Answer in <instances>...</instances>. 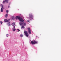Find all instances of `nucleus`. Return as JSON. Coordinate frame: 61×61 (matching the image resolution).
Instances as JSON below:
<instances>
[{"instance_id":"2","label":"nucleus","mask_w":61,"mask_h":61,"mask_svg":"<svg viewBox=\"0 0 61 61\" xmlns=\"http://www.w3.org/2000/svg\"><path fill=\"white\" fill-rule=\"evenodd\" d=\"M31 43L32 44H38V43L36 41H31Z\"/></svg>"},{"instance_id":"17","label":"nucleus","mask_w":61,"mask_h":61,"mask_svg":"<svg viewBox=\"0 0 61 61\" xmlns=\"http://www.w3.org/2000/svg\"><path fill=\"white\" fill-rule=\"evenodd\" d=\"M5 2H6V3H8V0H5Z\"/></svg>"},{"instance_id":"24","label":"nucleus","mask_w":61,"mask_h":61,"mask_svg":"<svg viewBox=\"0 0 61 61\" xmlns=\"http://www.w3.org/2000/svg\"><path fill=\"white\" fill-rule=\"evenodd\" d=\"M13 29H15V26H14V28H13Z\"/></svg>"},{"instance_id":"13","label":"nucleus","mask_w":61,"mask_h":61,"mask_svg":"<svg viewBox=\"0 0 61 61\" xmlns=\"http://www.w3.org/2000/svg\"><path fill=\"white\" fill-rule=\"evenodd\" d=\"M12 25L13 26H14V25H15V23H14L12 24Z\"/></svg>"},{"instance_id":"6","label":"nucleus","mask_w":61,"mask_h":61,"mask_svg":"<svg viewBox=\"0 0 61 61\" xmlns=\"http://www.w3.org/2000/svg\"><path fill=\"white\" fill-rule=\"evenodd\" d=\"M10 21V20L9 19L8 20H7L6 19H5L4 20V21L5 22H8V21Z\"/></svg>"},{"instance_id":"11","label":"nucleus","mask_w":61,"mask_h":61,"mask_svg":"<svg viewBox=\"0 0 61 61\" xmlns=\"http://www.w3.org/2000/svg\"><path fill=\"white\" fill-rule=\"evenodd\" d=\"M8 25L9 26H10V25H10V22H9V23H8Z\"/></svg>"},{"instance_id":"21","label":"nucleus","mask_w":61,"mask_h":61,"mask_svg":"<svg viewBox=\"0 0 61 61\" xmlns=\"http://www.w3.org/2000/svg\"><path fill=\"white\" fill-rule=\"evenodd\" d=\"M0 23H1V24H3V22H2V21H0Z\"/></svg>"},{"instance_id":"1","label":"nucleus","mask_w":61,"mask_h":61,"mask_svg":"<svg viewBox=\"0 0 61 61\" xmlns=\"http://www.w3.org/2000/svg\"><path fill=\"white\" fill-rule=\"evenodd\" d=\"M29 19L30 20L33 19V15L31 14H29Z\"/></svg>"},{"instance_id":"25","label":"nucleus","mask_w":61,"mask_h":61,"mask_svg":"<svg viewBox=\"0 0 61 61\" xmlns=\"http://www.w3.org/2000/svg\"><path fill=\"white\" fill-rule=\"evenodd\" d=\"M7 35V36H6L7 37H8V34H7V35Z\"/></svg>"},{"instance_id":"16","label":"nucleus","mask_w":61,"mask_h":61,"mask_svg":"<svg viewBox=\"0 0 61 61\" xmlns=\"http://www.w3.org/2000/svg\"><path fill=\"white\" fill-rule=\"evenodd\" d=\"M22 28H25L24 26H22L21 27V29H22Z\"/></svg>"},{"instance_id":"9","label":"nucleus","mask_w":61,"mask_h":61,"mask_svg":"<svg viewBox=\"0 0 61 61\" xmlns=\"http://www.w3.org/2000/svg\"><path fill=\"white\" fill-rule=\"evenodd\" d=\"M23 36V35L22 34H20V37H22Z\"/></svg>"},{"instance_id":"22","label":"nucleus","mask_w":61,"mask_h":61,"mask_svg":"<svg viewBox=\"0 0 61 61\" xmlns=\"http://www.w3.org/2000/svg\"><path fill=\"white\" fill-rule=\"evenodd\" d=\"M8 10H6V13H8Z\"/></svg>"},{"instance_id":"18","label":"nucleus","mask_w":61,"mask_h":61,"mask_svg":"<svg viewBox=\"0 0 61 61\" xmlns=\"http://www.w3.org/2000/svg\"><path fill=\"white\" fill-rule=\"evenodd\" d=\"M5 0L3 1V4H5Z\"/></svg>"},{"instance_id":"8","label":"nucleus","mask_w":61,"mask_h":61,"mask_svg":"<svg viewBox=\"0 0 61 61\" xmlns=\"http://www.w3.org/2000/svg\"><path fill=\"white\" fill-rule=\"evenodd\" d=\"M0 11L1 12H3V8H1Z\"/></svg>"},{"instance_id":"7","label":"nucleus","mask_w":61,"mask_h":61,"mask_svg":"<svg viewBox=\"0 0 61 61\" xmlns=\"http://www.w3.org/2000/svg\"><path fill=\"white\" fill-rule=\"evenodd\" d=\"M20 22H23L24 21L23 19L22 18H21L19 20Z\"/></svg>"},{"instance_id":"20","label":"nucleus","mask_w":61,"mask_h":61,"mask_svg":"<svg viewBox=\"0 0 61 61\" xmlns=\"http://www.w3.org/2000/svg\"><path fill=\"white\" fill-rule=\"evenodd\" d=\"M13 30L14 31H15L16 30L15 29L13 28Z\"/></svg>"},{"instance_id":"15","label":"nucleus","mask_w":61,"mask_h":61,"mask_svg":"<svg viewBox=\"0 0 61 61\" xmlns=\"http://www.w3.org/2000/svg\"><path fill=\"white\" fill-rule=\"evenodd\" d=\"M21 19V17L20 16H18V19L19 20H20Z\"/></svg>"},{"instance_id":"10","label":"nucleus","mask_w":61,"mask_h":61,"mask_svg":"<svg viewBox=\"0 0 61 61\" xmlns=\"http://www.w3.org/2000/svg\"><path fill=\"white\" fill-rule=\"evenodd\" d=\"M2 7V8H3V9H5V8H4L3 7V5H2V4H1V5H0Z\"/></svg>"},{"instance_id":"28","label":"nucleus","mask_w":61,"mask_h":61,"mask_svg":"<svg viewBox=\"0 0 61 61\" xmlns=\"http://www.w3.org/2000/svg\"><path fill=\"white\" fill-rule=\"evenodd\" d=\"M37 37V36H36V37Z\"/></svg>"},{"instance_id":"12","label":"nucleus","mask_w":61,"mask_h":61,"mask_svg":"<svg viewBox=\"0 0 61 61\" xmlns=\"http://www.w3.org/2000/svg\"><path fill=\"white\" fill-rule=\"evenodd\" d=\"M8 14H6L5 15V17H7V16H8Z\"/></svg>"},{"instance_id":"5","label":"nucleus","mask_w":61,"mask_h":61,"mask_svg":"<svg viewBox=\"0 0 61 61\" xmlns=\"http://www.w3.org/2000/svg\"><path fill=\"white\" fill-rule=\"evenodd\" d=\"M27 29H28V31L29 34H31V30L30 29V27H29Z\"/></svg>"},{"instance_id":"27","label":"nucleus","mask_w":61,"mask_h":61,"mask_svg":"<svg viewBox=\"0 0 61 61\" xmlns=\"http://www.w3.org/2000/svg\"><path fill=\"white\" fill-rule=\"evenodd\" d=\"M8 8H9V7H10L9 6H8Z\"/></svg>"},{"instance_id":"14","label":"nucleus","mask_w":61,"mask_h":61,"mask_svg":"<svg viewBox=\"0 0 61 61\" xmlns=\"http://www.w3.org/2000/svg\"><path fill=\"white\" fill-rule=\"evenodd\" d=\"M15 18H16V20H17V19H18V16H16V17Z\"/></svg>"},{"instance_id":"3","label":"nucleus","mask_w":61,"mask_h":61,"mask_svg":"<svg viewBox=\"0 0 61 61\" xmlns=\"http://www.w3.org/2000/svg\"><path fill=\"white\" fill-rule=\"evenodd\" d=\"M20 24L21 25H26V23L24 22H20Z\"/></svg>"},{"instance_id":"26","label":"nucleus","mask_w":61,"mask_h":61,"mask_svg":"<svg viewBox=\"0 0 61 61\" xmlns=\"http://www.w3.org/2000/svg\"><path fill=\"white\" fill-rule=\"evenodd\" d=\"M27 22H29L30 21H29V20H27Z\"/></svg>"},{"instance_id":"4","label":"nucleus","mask_w":61,"mask_h":61,"mask_svg":"<svg viewBox=\"0 0 61 61\" xmlns=\"http://www.w3.org/2000/svg\"><path fill=\"white\" fill-rule=\"evenodd\" d=\"M24 33L25 34V36L27 37H28V32H27L26 31H24Z\"/></svg>"},{"instance_id":"19","label":"nucleus","mask_w":61,"mask_h":61,"mask_svg":"<svg viewBox=\"0 0 61 61\" xmlns=\"http://www.w3.org/2000/svg\"><path fill=\"white\" fill-rule=\"evenodd\" d=\"M12 19H15V17H12Z\"/></svg>"},{"instance_id":"23","label":"nucleus","mask_w":61,"mask_h":61,"mask_svg":"<svg viewBox=\"0 0 61 61\" xmlns=\"http://www.w3.org/2000/svg\"><path fill=\"white\" fill-rule=\"evenodd\" d=\"M17 30H18V32H19L20 31V30L18 29H17Z\"/></svg>"}]
</instances>
